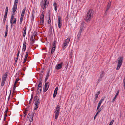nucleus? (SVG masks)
<instances>
[{
	"instance_id": "1",
	"label": "nucleus",
	"mask_w": 125,
	"mask_h": 125,
	"mask_svg": "<svg viewBox=\"0 0 125 125\" xmlns=\"http://www.w3.org/2000/svg\"><path fill=\"white\" fill-rule=\"evenodd\" d=\"M94 14V11L92 9H90L86 15L85 21L87 22L90 21L93 18Z\"/></svg>"
},
{
	"instance_id": "2",
	"label": "nucleus",
	"mask_w": 125,
	"mask_h": 125,
	"mask_svg": "<svg viewBox=\"0 0 125 125\" xmlns=\"http://www.w3.org/2000/svg\"><path fill=\"white\" fill-rule=\"evenodd\" d=\"M33 101L35 102L34 104L35 106L34 110H36L38 107V105L40 103V98H38L37 95L35 96L33 98Z\"/></svg>"
},
{
	"instance_id": "3",
	"label": "nucleus",
	"mask_w": 125,
	"mask_h": 125,
	"mask_svg": "<svg viewBox=\"0 0 125 125\" xmlns=\"http://www.w3.org/2000/svg\"><path fill=\"white\" fill-rule=\"evenodd\" d=\"M70 40V39L69 38H68L65 40L62 45V49L63 50L65 49L68 45L69 43Z\"/></svg>"
},
{
	"instance_id": "4",
	"label": "nucleus",
	"mask_w": 125,
	"mask_h": 125,
	"mask_svg": "<svg viewBox=\"0 0 125 125\" xmlns=\"http://www.w3.org/2000/svg\"><path fill=\"white\" fill-rule=\"evenodd\" d=\"M58 27L60 28L62 26L61 18L60 16H59L58 20Z\"/></svg>"
},
{
	"instance_id": "5",
	"label": "nucleus",
	"mask_w": 125,
	"mask_h": 125,
	"mask_svg": "<svg viewBox=\"0 0 125 125\" xmlns=\"http://www.w3.org/2000/svg\"><path fill=\"white\" fill-rule=\"evenodd\" d=\"M49 82H47L46 83H45L44 87L43 88V92L44 93L48 89L49 86Z\"/></svg>"
},
{
	"instance_id": "6",
	"label": "nucleus",
	"mask_w": 125,
	"mask_h": 125,
	"mask_svg": "<svg viewBox=\"0 0 125 125\" xmlns=\"http://www.w3.org/2000/svg\"><path fill=\"white\" fill-rule=\"evenodd\" d=\"M63 64V62H61L59 64H57L55 67V68L57 70L61 69L62 67Z\"/></svg>"
},
{
	"instance_id": "7",
	"label": "nucleus",
	"mask_w": 125,
	"mask_h": 125,
	"mask_svg": "<svg viewBox=\"0 0 125 125\" xmlns=\"http://www.w3.org/2000/svg\"><path fill=\"white\" fill-rule=\"evenodd\" d=\"M123 58L122 56L119 57L118 59V63L122 65L123 62Z\"/></svg>"
},
{
	"instance_id": "8",
	"label": "nucleus",
	"mask_w": 125,
	"mask_h": 125,
	"mask_svg": "<svg viewBox=\"0 0 125 125\" xmlns=\"http://www.w3.org/2000/svg\"><path fill=\"white\" fill-rule=\"evenodd\" d=\"M17 4H14L13 7L12 9V12L15 13V12L16 11L17 8Z\"/></svg>"
},
{
	"instance_id": "9",
	"label": "nucleus",
	"mask_w": 125,
	"mask_h": 125,
	"mask_svg": "<svg viewBox=\"0 0 125 125\" xmlns=\"http://www.w3.org/2000/svg\"><path fill=\"white\" fill-rule=\"evenodd\" d=\"M119 90H118L117 91L116 93L115 96L114 97V98L112 100V101L111 102L112 103L114 102V101H115V100L117 97V96L118 95L119 93Z\"/></svg>"
},
{
	"instance_id": "10",
	"label": "nucleus",
	"mask_w": 125,
	"mask_h": 125,
	"mask_svg": "<svg viewBox=\"0 0 125 125\" xmlns=\"http://www.w3.org/2000/svg\"><path fill=\"white\" fill-rule=\"evenodd\" d=\"M26 42L25 41H24V42L22 50L23 51H25L26 48Z\"/></svg>"
},
{
	"instance_id": "11",
	"label": "nucleus",
	"mask_w": 125,
	"mask_h": 125,
	"mask_svg": "<svg viewBox=\"0 0 125 125\" xmlns=\"http://www.w3.org/2000/svg\"><path fill=\"white\" fill-rule=\"evenodd\" d=\"M8 74V73L7 72H6L5 74L3 75L2 79L6 80Z\"/></svg>"
},
{
	"instance_id": "12",
	"label": "nucleus",
	"mask_w": 125,
	"mask_h": 125,
	"mask_svg": "<svg viewBox=\"0 0 125 125\" xmlns=\"http://www.w3.org/2000/svg\"><path fill=\"white\" fill-rule=\"evenodd\" d=\"M84 23H82L80 26V30L79 32H82V31L84 30L83 28L84 27Z\"/></svg>"
},
{
	"instance_id": "13",
	"label": "nucleus",
	"mask_w": 125,
	"mask_h": 125,
	"mask_svg": "<svg viewBox=\"0 0 125 125\" xmlns=\"http://www.w3.org/2000/svg\"><path fill=\"white\" fill-rule=\"evenodd\" d=\"M39 84L37 88V92H39V91H38V89L40 88H42V82L39 81Z\"/></svg>"
},
{
	"instance_id": "14",
	"label": "nucleus",
	"mask_w": 125,
	"mask_h": 125,
	"mask_svg": "<svg viewBox=\"0 0 125 125\" xmlns=\"http://www.w3.org/2000/svg\"><path fill=\"white\" fill-rule=\"evenodd\" d=\"M105 74V72L104 71H102L101 72V73L100 75L99 78L102 79L103 77H104Z\"/></svg>"
},
{
	"instance_id": "15",
	"label": "nucleus",
	"mask_w": 125,
	"mask_h": 125,
	"mask_svg": "<svg viewBox=\"0 0 125 125\" xmlns=\"http://www.w3.org/2000/svg\"><path fill=\"white\" fill-rule=\"evenodd\" d=\"M40 24L41 25H43L44 22V17H40Z\"/></svg>"
},
{
	"instance_id": "16",
	"label": "nucleus",
	"mask_w": 125,
	"mask_h": 125,
	"mask_svg": "<svg viewBox=\"0 0 125 125\" xmlns=\"http://www.w3.org/2000/svg\"><path fill=\"white\" fill-rule=\"evenodd\" d=\"M43 74H40L39 75V81L41 82L42 81V79L43 78Z\"/></svg>"
},
{
	"instance_id": "17",
	"label": "nucleus",
	"mask_w": 125,
	"mask_h": 125,
	"mask_svg": "<svg viewBox=\"0 0 125 125\" xmlns=\"http://www.w3.org/2000/svg\"><path fill=\"white\" fill-rule=\"evenodd\" d=\"M53 6L54 7V9L55 11H56L57 9L58 6L57 3L55 2H54L53 4Z\"/></svg>"
},
{
	"instance_id": "18",
	"label": "nucleus",
	"mask_w": 125,
	"mask_h": 125,
	"mask_svg": "<svg viewBox=\"0 0 125 125\" xmlns=\"http://www.w3.org/2000/svg\"><path fill=\"white\" fill-rule=\"evenodd\" d=\"M49 19L48 20V23L49 24H50L51 23V21L50 19V13L49 12Z\"/></svg>"
},
{
	"instance_id": "19",
	"label": "nucleus",
	"mask_w": 125,
	"mask_h": 125,
	"mask_svg": "<svg viewBox=\"0 0 125 125\" xmlns=\"http://www.w3.org/2000/svg\"><path fill=\"white\" fill-rule=\"evenodd\" d=\"M81 32H79L77 36V42L78 41H79L80 38V37L81 35Z\"/></svg>"
},
{
	"instance_id": "20",
	"label": "nucleus",
	"mask_w": 125,
	"mask_h": 125,
	"mask_svg": "<svg viewBox=\"0 0 125 125\" xmlns=\"http://www.w3.org/2000/svg\"><path fill=\"white\" fill-rule=\"evenodd\" d=\"M56 47H53L51 50V54L52 55L53 54L54 52V51L55 50Z\"/></svg>"
},
{
	"instance_id": "21",
	"label": "nucleus",
	"mask_w": 125,
	"mask_h": 125,
	"mask_svg": "<svg viewBox=\"0 0 125 125\" xmlns=\"http://www.w3.org/2000/svg\"><path fill=\"white\" fill-rule=\"evenodd\" d=\"M35 39V38H34V35H32L31 36V38H30V40L31 41L34 42Z\"/></svg>"
},
{
	"instance_id": "22",
	"label": "nucleus",
	"mask_w": 125,
	"mask_h": 125,
	"mask_svg": "<svg viewBox=\"0 0 125 125\" xmlns=\"http://www.w3.org/2000/svg\"><path fill=\"white\" fill-rule=\"evenodd\" d=\"M111 2H109L108 3V5H107V8H106V10H108L110 8V7L111 6Z\"/></svg>"
},
{
	"instance_id": "23",
	"label": "nucleus",
	"mask_w": 125,
	"mask_h": 125,
	"mask_svg": "<svg viewBox=\"0 0 125 125\" xmlns=\"http://www.w3.org/2000/svg\"><path fill=\"white\" fill-rule=\"evenodd\" d=\"M6 81V80L2 79L1 83V85L2 87L4 85Z\"/></svg>"
},
{
	"instance_id": "24",
	"label": "nucleus",
	"mask_w": 125,
	"mask_h": 125,
	"mask_svg": "<svg viewBox=\"0 0 125 125\" xmlns=\"http://www.w3.org/2000/svg\"><path fill=\"white\" fill-rule=\"evenodd\" d=\"M56 41L55 40H54L53 43H52V45H53V47H56Z\"/></svg>"
},
{
	"instance_id": "25",
	"label": "nucleus",
	"mask_w": 125,
	"mask_h": 125,
	"mask_svg": "<svg viewBox=\"0 0 125 125\" xmlns=\"http://www.w3.org/2000/svg\"><path fill=\"white\" fill-rule=\"evenodd\" d=\"M44 1L43 0H42L40 2V5L42 8H43L44 6Z\"/></svg>"
},
{
	"instance_id": "26",
	"label": "nucleus",
	"mask_w": 125,
	"mask_h": 125,
	"mask_svg": "<svg viewBox=\"0 0 125 125\" xmlns=\"http://www.w3.org/2000/svg\"><path fill=\"white\" fill-rule=\"evenodd\" d=\"M102 102L100 101L99 102V103H98L97 108V110L98 109H99L101 105V104Z\"/></svg>"
},
{
	"instance_id": "27",
	"label": "nucleus",
	"mask_w": 125,
	"mask_h": 125,
	"mask_svg": "<svg viewBox=\"0 0 125 125\" xmlns=\"http://www.w3.org/2000/svg\"><path fill=\"white\" fill-rule=\"evenodd\" d=\"M49 3V2L48 1V2L47 1V0H44V6H46L47 5V6H48V4Z\"/></svg>"
},
{
	"instance_id": "28",
	"label": "nucleus",
	"mask_w": 125,
	"mask_h": 125,
	"mask_svg": "<svg viewBox=\"0 0 125 125\" xmlns=\"http://www.w3.org/2000/svg\"><path fill=\"white\" fill-rule=\"evenodd\" d=\"M35 113V112H34V111H33L32 113V115H30V113H29L28 114V115L27 116V117L28 118H29V117L30 116H34Z\"/></svg>"
},
{
	"instance_id": "29",
	"label": "nucleus",
	"mask_w": 125,
	"mask_h": 125,
	"mask_svg": "<svg viewBox=\"0 0 125 125\" xmlns=\"http://www.w3.org/2000/svg\"><path fill=\"white\" fill-rule=\"evenodd\" d=\"M60 106L59 105H58L56 107V110L55 111H60Z\"/></svg>"
},
{
	"instance_id": "30",
	"label": "nucleus",
	"mask_w": 125,
	"mask_h": 125,
	"mask_svg": "<svg viewBox=\"0 0 125 125\" xmlns=\"http://www.w3.org/2000/svg\"><path fill=\"white\" fill-rule=\"evenodd\" d=\"M59 113H55V118L56 119H57L59 115Z\"/></svg>"
},
{
	"instance_id": "31",
	"label": "nucleus",
	"mask_w": 125,
	"mask_h": 125,
	"mask_svg": "<svg viewBox=\"0 0 125 125\" xmlns=\"http://www.w3.org/2000/svg\"><path fill=\"white\" fill-rule=\"evenodd\" d=\"M7 18H5L3 17V22H2V24L4 25L5 24Z\"/></svg>"
},
{
	"instance_id": "32",
	"label": "nucleus",
	"mask_w": 125,
	"mask_h": 125,
	"mask_svg": "<svg viewBox=\"0 0 125 125\" xmlns=\"http://www.w3.org/2000/svg\"><path fill=\"white\" fill-rule=\"evenodd\" d=\"M121 65V64L118 63L117 68H116V70H118L119 69Z\"/></svg>"
},
{
	"instance_id": "33",
	"label": "nucleus",
	"mask_w": 125,
	"mask_h": 125,
	"mask_svg": "<svg viewBox=\"0 0 125 125\" xmlns=\"http://www.w3.org/2000/svg\"><path fill=\"white\" fill-rule=\"evenodd\" d=\"M123 87L124 89H125V76L123 79Z\"/></svg>"
},
{
	"instance_id": "34",
	"label": "nucleus",
	"mask_w": 125,
	"mask_h": 125,
	"mask_svg": "<svg viewBox=\"0 0 125 125\" xmlns=\"http://www.w3.org/2000/svg\"><path fill=\"white\" fill-rule=\"evenodd\" d=\"M23 17H21L20 21L19 23L20 24H21L23 21Z\"/></svg>"
},
{
	"instance_id": "35",
	"label": "nucleus",
	"mask_w": 125,
	"mask_h": 125,
	"mask_svg": "<svg viewBox=\"0 0 125 125\" xmlns=\"http://www.w3.org/2000/svg\"><path fill=\"white\" fill-rule=\"evenodd\" d=\"M100 91L98 92L95 94V97H96L98 98V96L99 94H100Z\"/></svg>"
},
{
	"instance_id": "36",
	"label": "nucleus",
	"mask_w": 125,
	"mask_h": 125,
	"mask_svg": "<svg viewBox=\"0 0 125 125\" xmlns=\"http://www.w3.org/2000/svg\"><path fill=\"white\" fill-rule=\"evenodd\" d=\"M34 11H32V20L33 21L34 16Z\"/></svg>"
},
{
	"instance_id": "37",
	"label": "nucleus",
	"mask_w": 125,
	"mask_h": 125,
	"mask_svg": "<svg viewBox=\"0 0 125 125\" xmlns=\"http://www.w3.org/2000/svg\"><path fill=\"white\" fill-rule=\"evenodd\" d=\"M50 68L48 70V71L47 72V74L46 76V77L48 78V77L49 76V74H50Z\"/></svg>"
},
{
	"instance_id": "38",
	"label": "nucleus",
	"mask_w": 125,
	"mask_h": 125,
	"mask_svg": "<svg viewBox=\"0 0 125 125\" xmlns=\"http://www.w3.org/2000/svg\"><path fill=\"white\" fill-rule=\"evenodd\" d=\"M27 58H25H25H24V61H23V66H24L25 65V64H24V63L26 62V61H27Z\"/></svg>"
},
{
	"instance_id": "39",
	"label": "nucleus",
	"mask_w": 125,
	"mask_h": 125,
	"mask_svg": "<svg viewBox=\"0 0 125 125\" xmlns=\"http://www.w3.org/2000/svg\"><path fill=\"white\" fill-rule=\"evenodd\" d=\"M14 15H15V13H13L11 15V19H14Z\"/></svg>"
},
{
	"instance_id": "40",
	"label": "nucleus",
	"mask_w": 125,
	"mask_h": 125,
	"mask_svg": "<svg viewBox=\"0 0 125 125\" xmlns=\"http://www.w3.org/2000/svg\"><path fill=\"white\" fill-rule=\"evenodd\" d=\"M28 54H29V52H28V51H27L26 52V55H25V58H27V57H28Z\"/></svg>"
},
{
	"instance_id": "41",
	"label": "nucleus",
	"mask_w": 125,
	"mask_h": 125,
	"mask_svg": "<svg viewBox=\"0 0 125 125\" xmlns=\"http://www.w3.org/2000/svg\"><path fill=\"white\" fill-rule=\"evenodd\" d=\"M57 94V92H54V94H53V97L54 98L56 96Z\"/></svg>"
},
{
	"instance_id": "42",
	"label": "nucleus",
	"mask_w": 125,
	"mask_h": 125,
	"mask_svg": "<svg viewBox=\"0 0 125 125\" xmlns=\"http://www.w3.org/2000/svg\"><path fill=\"white\" fill-rule=\"evenodd\" d=\"M26 10V7H25L24 8V9H23V10L22 11V13L25 14Z\"/></svg>"
},
{
	"instance_id": "43",
	"label": "nucleus",
	"mask_w": 125,
	"mask_h": 125,
	"mask_svg": "<svg viewBox=\"0 0 125 125\" xmlns=\"http://www.w3.org/2000/svg\"><path fill=\"white\" fill-rule=\"evenodd\" d=\"M7 13H8V12H5V14L4 16V18H7Z\"/></svg>"
},
{
	"instance_id": "44",
	"label": "nucleus",
	"mask_w": 125,
	"mask_h": 125,
	"mask_svg": "<svg viewBox=\"0 0 125 125\" xmlns=\"http://www.w3.org/2000/svg\"><path fill=\"white\" fill-rule=\"evenodd\" d=\"M24 31L23 33H25H25H26V30H27V27H24Z\"/></svg>"
},
{
	"instance_id": "45",
	"label": "nucleus",
	"mask_w": 125,
	"mask_h": 125,
	"mask_svg": "<svg viewBox=\"0 0 125 125\" xmlns=\"http://www.w3.org/2000/svg\"><path fill=\"white\" fill-rule=\"evenodd\" d=\"M34 92H33L31 95V99H32L33 98V96H34Z\"/></svg>"
},
{
	"instance_id": "46",
	"label": "nucleus",
	"mask_w": 125,
	"mask_h": 125,
	"mask_svg": "<svg viewBox=\"0 0 125 125\" xmlns=\"http://www.w3.org/2000/svg\"><path fill=\"white\" fill-rule=\"evenodd\" d=\"M8 32V31H5V34L4 36L5 37H6L7 36V34Z\"/></svg>"
},
{
	"instance_id": "47",
	"label": "nucleus",
	"mask_w": 125,
	"mask_h": 125,
	"mask_svg": "<svg viewBox=\"0 0 125 125\" xmlns=\"http://www.w3.org/2000/svg\"><path fill=\"white\" fill-rule=\"evenodd\" d=\"M114 122V120L113 119L112 120L111 122H110L109 124L110 125H112L113 124Z\"/></svg>"
},
{
	"instance_id": "48",
	"label": "nucleus",
	"mask_w": 125,
	"mask_h": 125,
	"mask_svg": "<svg viewBox=\"0 0 125 125\" xmlns=\"http://www.w3.org/2000/svg\"><path fill=\"white\" fill-rule=\"evenodd\" d=\"M58 88L57 87H56L54 90V92H57V91L58 90Z\"/></svg>"
},
{
	"instance_id": "49",
	"label": "nucleus",
	"mask_w": 125,
	"mask_h": 125,
	"mask_svg": "<svg viewBox=\"0 0 125 125\" xmlns=\"http://www.w3.org/2000/svg\"><path fill=\"white\" fill-rule=\"evenodd\" d=\"M105 97H102L100 101L102 102V101L104 100Z\"/></svg>"
},
{
	"instance_id": "50",
	"label": "nucleus",
	"mask_w": 125,
	"mask_h": 125,
	"mask_svg": "<svg viewBox=\"0 0 125 125\" xmlns=\"http://www.w3.org/2000/svg\"><path fill=\"white\" fill-rule=\"evenodd\" d=\"M16 20H17L16 18H14V20H13V23H15L16 22Z\"/></svg>"
},
{
	"instance_id": "51",
	"label": "nucleus",
	"mask_w": 125,
	"mask_h": 125,
	"mask_svg": "<svg viewBox=\"0 0 125 125\" xmlns=\"http://www.w3.org/2000/svg\"><path fill=\"white\" fill-rule=\"evenodd\" d=\"M98 113H96V114L95 115V116L94 117V120L96 118V116H97V115H98Z\"/></svg>"
},
{
	"instance_id": "52",
	"label": "nucleus",
	"mask_w": 125,
	"mask_h": 125,
	"mask_svg": "<svg viewBox=\"0 0 125 125\" xmlns=\"http://www.w3.org/2000/svg\"><path fill=\"white\" fill-rule=\"evenodd\" d=\"M8 7L7 6L5 9V12H8Z\"/></svg>"
},
{
	"instance_id": "53",
	"label": "nucleus",
	"mask_w": 125,
	"mask_h": 125,
	"mask_svg": "<svg viewBox=\"0 0 125 125\" xmlns=\"http://www.w3.org/2000/svg\"><path fill=\"white\" fill-rule=\"evenodd\" d=\"M101 109H99L97 110V113H98V114L101 111Z\"/></svg>"
},
{
	"instance_id": "54",
	"label": "nucleus",
	"mask_w": 125,
	"mask_h": 125,
	"mask_svg": "<svg viewBox=\"0 0 125 125\" xmlns=\"http://www.w3.org/2000/svg\"><path fill=\"white\" fill-rule=\"evenodd\" d=\"M18 1V0H15V1L14 4H15V3L16 4H17Z\"/></svg>"
},
{
	"instance_id": "55",
	"label": "nucleus",
	"mask_w": 125,
	"mask_h": 125,
	"mask_svg": "<svg viewBox=\"0 0 125 125\" xmlns=\"http://www.w3.org/2000/svg\"><path fill=\"white\" fill-rule=\"evenodd\" d=\"M8 107H7V109H6V110H5V114H7V112H8Z\"/></svg>"
},
{
	"instance_id": "56",
	"label": "nucleus",
	"mask_w": 125,
	"mask_h": 125,
	"mask_svg": "<svg viewBox=\"0 0 125 125\" xmlns=\"http://www.w3.org/2000/svg\"><path fill=\"white\" fill-rule=\"evenodd\" d=\"M33 117L34 116H32V117H31V120L30 121V122H32L33 121Z\"/></svg>"
},
{
	"instance_id": "57",
	"label": "nucleus",
	"mask_w": 125,
	"mask_h": 125,
	"mask_svg": "<svg viewBox=\"0 0 125 125\" xmlns=\"http://www.w3.org/2000/svg\"><path fill=\"white\" fill-rule=\"evenodd\" d=\"M19 80V79L18 78H17L16 79V80L15 81V82L17 83L18 81Z\"/></svg>"
},
{
	"instance_id": "58",
	"label": "nucleus",
	"mask_w": 125,
	"mask_h": 125,
	"mask_svg": "<svg viewBox=\"0 0 125 125\" xmlns=\"http://www.w3.org/2000/svg\"><path fill=\"white\" fill-rule=\"evenodd\" d=\"M8 24L6 26V29L5 31H8Z\"/></svg>"
},
{
	"instance_id": "59",
	"label": "nucleus",
	"mask_w": 125,
	"mask_h": 125,
	"mask_svg": "<svg viewBox=\"0 0 125 125\" xmlns=\"http://www.w3.org/2000/svg\"><path fill=\"white\" fill-rule=\"evenodd\" d=\"M102 79H100V78H99L98 81L97 82V84L99 83V82Z\"/></svg>"
},
{
	"instance_id": "60",
	"label": "nucleus",
	"mask_w": 125,
	"mask_h": 125,
	"mask_svg": "<svg viewBox=\"0 0 125 125\" xmlns=\"http://www.w3.org/2000/svg\"><path fill=\"white\" fill-rule=\"evenodd\" d=\"M36 34H37V32L36 31H34V32L33 34V35H34V37H35V36L36 35Z\"/></svg>"
},
{
	"instance_id": "61",
	"label": "nucleus",
	"mask_w": 125,
	"mask_h": 125,
	"mask_svg": "<svg viewBox=\"0 0 125 125\" xmlns=\"http://www.w3.org/2000/svg\"><path fill=\"white\" fill-rule=\"evenodd\" d=\"M108 10H106L105 11V13H104V14L105 15H106L107 14V11Z\"/></svg>"
},
{
	"instance_id": "62",
	"label": "nucleus",
	"mask_w": 125,
	"mask_h": 125,
	"mask_svg": "<svg viewBox=\"0 0 125 125\" xmlns=\"http://www.w3.org/2000/svg\"><path fill=\"white\" fill-rule=\"evenodd\" d=\"M25 14L22 13L21 17H23Z\"/></svg>"
},
{
	"instance_id": "63",
	"label": "nucleus",
	"mask_w": 125,
	"mask_h": 125,
	"mask_svg": "<svg viewBox=\"0 0 125 125\" xmlns=\"http://www.w3.org/2000/svg\"><path fill=\"white\" fill-rule=\"evenodd\" d=\"M44 10L43 11L41 15L44 16Z\"/></svg>"
},
{
	"instance_id": "64",
	"label": "nucleus",
	"mask_w": 125,
	"mask_h": 125,
	"mask_svg": "<svg viewBox=\"0 0 125 125\" xmlns=\"http://www.w3.org/2000/svg\"><path fill=\"white\" fill-rule=\"evenodd\" d=\"M44 10L43 11L41 15L44 16Z\"/></svg>"
}]
</instances>
